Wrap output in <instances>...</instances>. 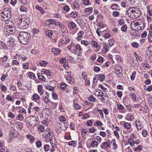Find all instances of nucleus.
Listing matches in <instances>:
<instances>
[{
	"label": "nucleus",
	"instance_id": "nucleus-1",
	"mask_svg": "<svg viewBox=\"0 0 152 152\" xmlns=\"http://www.w3.org/2000/svg\"><path fill=\"white\" fill-rule=\"evenodd\" d=\"M127 14L131 18L134 19L139 17L141 14V12L138 8L132 7L128 10Z\"/></svg>",
	"mask_w": 152,
	"mask_h": 152
},
{
	"label": "nucleus",
	"instance_id": "nucleus-2",
	"mask_svg": "<svg viewBox=\"0 0 152 152\" xmlns=\"http://www.w3.org/2000/svg\"><path fill=\"white\" fill-rule=\"evenodd\" d=\"M30 37L29 34L24 31L20 32L18 36L19 41L24 45L27 44Z\"/></svg>",
	"mask_w": 152,
	"mask_h": 152
},
{
	"label": "nucleus",
	"instance_id": "nucleus-3",
	"mask_svg": "<svg viewBox=\"0 0 152 152\" xmlns=\"http://www.w3.org/2000/svg\"><path fill=\"white\" fill-rule=\"evenodd\" d=\"M2 14L3 15L2 16L4 18H5L6 20L10 19L11 17V13L9 10H4V11L2 12Z\"/></svg>",
	"mask_w": 152,
	"mask_h": 152
},
{
	"label": "nucleus",
	"instance_id": "nucleus-4",
	"mask_svg": "<svg viewBox=\"0 0 152 152\" xmlns=\"http://www.w3.org/2000/svg\"><path fill=\"white\" fill-rule=\"evenodd\" d=\"M38 118L36 117H31L30 119V121L29 122L30 125L32 126H34L37 124V123L38 121Z\"/></svg>",
	"mask_w": 152,
	"mask_h": 152
},
{
	"label": "nucleus",
	"instance_id": "nucleus-5",
	"mask_svg": "<svg viewBox=\"0 0 152 152\" xmlns=\"http://www.w3.org/2000/svg\"><path fill=\"white\" fill-rule=\"evenodd\" d=\"M82 50V48L80 45L79 44H77L75 45H74V48L72 50V52L76 55L77 51L80 52Z\"/></svg>",
	"mask_w": 152,
	"mask_h": 152
},
{
	"label": "nucleus",
	"instance_id": "nucleus-6",
	"mask_svg": "<svg viewBox=\"0 0 152 152\" xmlns=\"http://www.w3.org/2000/svg\"><path fill=\"white\" fill-rule=\"evenodd\" d=\"M84 34L83 31H80L77 34V36L75 38L76 40L78 42L81 40L83 38V35Z\"/></svg>",
	"mask_w": 152,
	"mask_h": 152
},
{
	"label": "nucleus",
	"instance_id": "nucleus-7",
	"mask_svg": "<svg viewBox=\"0 0 152 152\" xmlns=\"http://www.w3.org/2000/svg\"><path fill=\"white\" fill-rule=\"evenodd\" d=\"M53 134L51 135V136L49 137V139L50 142L52 147L53 148H55L56 147V144L55 143V140L54 138V137L53 135Z\"/></svg>",
	"mask_w": 152,
	"mask_h": 152
},
{
	"label": "nucleus",
	"instance_id": "nucleus-8",
	"mask_svg": "<svg viewBox=\"0 0 152 152\" xmlns=\"http://www.w3.org/2000/svg\"><path fill=\"white\" fill-rule=\"evenodd\" d=\"M110 146V144L109 142H104L100 145V147L103 149H108Z\"/></svg>",
	"mask_w": 152,
	"mask_h": 152
},
{
	"label": "nucleus",
	"instance_id": "nucleus-9",
	"mask_svg": "<svg viewBox=\"0 0 152 152\" xmlns=\"http://www.w3.org/2000/svg\"><path fill=\"white\" fill-rule=\"evenodd\" d=\"M60 128L63 130H65L67 127L66 124L64 122H62L60 124Z\"/></svg>",
	"mask_w": 152,
	"mask_h": 152
},
{
	"label": "nucleus",
	"instance_id": "nucleus-10",
	"mask_svg": "<svg viewBox=\"0 0 152 152\" xmlns=\"http://www.w3.org/2000/svg\"><path fill=\"white\" fill-rule=\"evenodd\" d=\"M7 32L10 34H12L13 31V27L10 26H7L6 28Z\"/></svg>",
	"mask_w": 152,
	"mask_h": 152
},
{
	"label": "nucleus",
	"instance_id": "nucleus-11",
	"mask_svg": "<svg viewBox=\"0 0 152 152\" xmlns=\"http://www.w3.org/2000/svg\"><path fill=\"white\" fill-rule=\"evenodd\" d=\"M42 86L41 85H39L38 86V92L41 95H42L44 93V91L42 89Z\"/></svg>",
	"mask_w": 152,
	"mask_h": 152
},
{
	"label": "nucleus",
	"instance_id": "nucleus-12",
	"mask_svg": "<svg viewBox=\"0 0 152 152\" xmlns=\"http://www.w3.org/2000/svg\"><path fill=\"white\" fill-rule=\"evenodd\" d=\"M76 26V24L72 21L70 22L68 24V27L70 29H74Z\"/></svg>",
	"mask_w": 152,
	"mask_h": 152
},
{
	"label": "nucleus",
	"instance_id": "nucleus-13",
	"mask_svg": "<svg viewBox=\"0 0 152 152\" xmlns=\"http://www.w3.org/2000/svg\"><path fill=\"white\" fill-rule=\"evenodd\" d=\"M77 100V99H75L73 101L74 103V108L76 110H78L80 109V106L77 103H76Z\"/></svg>",
	"mask_w": 152,
	"mask_h": 152
},
{
	"label": "nucleus",
	"instance_id": "nucleus-14",
	"mask_svg": "<svg viewBox=\"0 0 152 152\" xmlns=\"http://www.w3.org/2000/svg\"><path fill=\"white\" fill-rule=\"evenodd\" d=\"M52 52L55 55L57 56L60 53V50L58 48H54L52 49Z\"/></svg>",
	"mask_w": 152,
	"mask_h": 152
},
{
	"label": "nucleus",
	"instance_id": "nucleus-15",
	"mask_svg": "<svg viewBox=\"0 0 152 152\" xmlns=\"http://www.w3.org/2000/svg\"><path fill=\"white\" fill-rule=\"evenodd\" d=\"M42 73H38V77L39 78V79L41 80V81H45V76L44 75H43Z\"/></svg>",
	"mask_w": 152,
	"mask_h": 152
},
{
	"label": "nucleus",
	"instance_id": "nucleus-16",
	"mask_svg": "<svg viewBox=\"0 0 152 152\" xmlns=\"http://www.w3.org/2000/svg\"><path fill=\"white\" fill-rule=\"evenodd\" d=\"M31 112L33 113H36L39 111V108L38 107H31Z\"/></svg>",
	"mask_w": 152,
	"mask_h": 152
},
{
	"label": "nucleus",
	"instance_id": "nucleus-17",
	"mask_svg": "<svg viewBox=\"0 0 152 152\" xmlns=\"http://www.w3.org/2000/svg\"><path fill=\"white\" fill-rule=\"evenodd\" d=\"M98 145V142H96L95 140H93L92 141L91 144V147L93 148H94L95 147H97Z\"/></svg>",
	"mask_w": 152,
	"mask_h": 152
},
{
	"label": "nucleus",
	"instance_id": "nucleus-18",
	"mask_svg": "<svg viewBox=\"0 0 152 152\" xmlns=\"http://www.w3.org/2000/svg\"><path fill=\"white\" fill-rule=\"evenodd\" d=\"M136 125L138 130H141L143 127L142 124L140 123V122L138 121L136 123Z\"/></svg>",
	"mask_w": 152,
	"mask_h": 152
},
{
	"label": "nucleus",
	"instance_id": "nucleus-19",
	"mask_svg": "<svg viewBox=\"0 0 152 152\" xmlns=\"http://www.w3.org/2000/svg\"><path fill=\"white\" fill-rule=\"evenodd\" d=\"M91 44L93 46L96 48H97L99 47V44L95 41H92L91 42Z\"/></svg>",
	"mask_w": 152,
	"mask_h": 152
},
{
	"label": "nucleus",
	"instance_id": "nucleus-20",
	"mask_svg": "<svg viewBox=\"0 0 152 152\" xmlns=\"http://www.w3.org/2000/svg\"><path fill=\"white\" fill-rule=\"evenodd\" d=\"M42 73L44 74H46L47 76H50V71L46 69H42L41 71Z\"/></svg>",
	"mask_w": 152,
	"mask_h": 152
},
{
	"label": "nucleus",
	"instance_id": "nucleus-21",
	"mask_svg": "<svg viewBox=\"0 0 152 152\" xmlns=\"http://www.w3.org/2000/svg\"><path fill=\"white\" fill-rule=\"evenodd\" d=\"M93 7H91L86 8L84 10L85 12H89V14H91L92 13L93 11Z\"/></svg>",
	"mask_w": 152,
	"mask_h": 152
},
{
	"label": "nucleus",
	"instance_id": "nucleus-22",
	"mask_svg": "<svg viewBox=\"0 0 152 152\" xmlns=\"http://www.w3.org/2000/svg\"><path fill=\"white\" fill-rule=\"evenodd\" d=\"M115 70L118 72H122V69L120 66H116L115 68Z\"/></svg>",
	"mask_w": 152,
	"mask_h": 152
},
{
	"label": "nucleus",
	"instance_id": "nucleus-23",
	"mask_svg": "<svg viewBox=\"0 0 152 152\" xmlns=\"http://www.w3.org/2000/svg\"><path fill=\"white\" fill-rule=\"evenodd\" d=\"M32 98L33 100H38L40 99V97L37 94H35L33 95Z\"/></svg>",
	"mask_w": 152,
	"mask_h": 152
},
{
	"label": "nucleus",
	"instance_id": "nucleus-24",
	"mask_svg": "<svg viewBox=\"0 0 152 152\" xmlns=\"http://www.w3.org/2000/svg\"><path fill=\"white\" fill-rule=\"evenodd\" d=\"M130 96L134 102H136L137 101L136 95L134 93H132L130 94Z\"/></svg>",
	"mask_w": 152,
	"mask_h": 152
},
{
	"label": "nucleus",
	"instance_id": "nucleus-25",
	"mask_svg": "<svg viewBox=\"0 0 152 152\" xmlns=\"http://www.w3.org/2000/svg\"><path fill=\"white\" fill-rule=\"evenodd\" d=\"M53 32L51 30H48L45 32L46 35L48 37H51L52 36Z\"/></svg>",
	"mask_w": 152,
	"mask_h": 152
},
{
	"label": "nucleus",
	"instance_id": "nucleus-26",
	"mask_svg": "<svg viewBox=\"0 0 152 152\" xmlns=\"http://www.w3.org/2000/svg\"><path fill=\"white\" fill-rule=\"evenodd\" d=\"M111 8L114 10H117L118 9V5L116 4H112L110 7Z\"/></svg>",
	"mask_w": 152,
	"mask_h": 152
},
{
	"label": "nucleus",
	"instance_id": "nucleus-27",
	"mask_svg": "<svg viewBox=\"0 0 152 152\" xmlns=\"http://www.w3.org/2000/svg\"><path fill=\"white\" fill-rule=\"evenodd\" d=\"M124 127L127 129H130L131 127V125L128 123L126 122L123 124Z\"/></svg>",
	"mask_w": 152,
	"mask_h": 152
},
{
	"label": "nucleus",
	"instance_id": "nucleus-28",
	"mask_svg": "<svg viewBox=\"0 0 152 152\" xmlns=\"http://www.w3.org/2000/svg\"><path fill=\"white\" fill-rule=\"evenodd\" d=\"M47 64V62L44 61H41L39 63V64L40 65L42 66H45Z\"/></svg>",
	"mask_w": 152,
	"mask_h": 152
},
{
	"label": "nucleus",
	"instance_id": "nucleus-29",
	"mask_svg": "<svg viewBox=\"0 0 152 152\" xmlns=\"http://www.w3.org/2000/svg\"><path fill=\"white\" fill-rule=\"evenodd\" d=\"M81 44H83L85 46H87L90 44V43L89 42L86 40H82L81 42Z\"/></svg>",
	"mask_w": 152,
	"mask_h": 152
},
{
	"label": "nucleus",
	"instance_id": "nucleus-30",
	"mask_svg": "<svg viewBox=\"0 0 152 152\" xmlns=\"http://www.w3.org/2000/svg\"><path fill=\"white\" fill-rule=\"evenodd\" d=\"M66 42L64 41V39H60L59 40L58 45L61 47L62 46V45L65 44Z\"/></svg>",
	"mask_w": 152,
	"mask_h": 152
},
{
	"label": "nucleus",
	"instance_id": "nucleus-31",
	"mask_svg": "<svg viewBox=\"0 0 152 152\" xmlns=\"http://www.w3.org/2000/svg\"><path fill=\"white\" fill-rule=\"evenodd\" d=\"M99 80L101 81H103L105 78V75H104L99 74Z\"/></svg>",
	"mask_w": 152,
	"mask_h": 152
},
{
	"label": "nucleus",
	"instance_id": "nucleus-32",
	"mask_svg": "<svg viewBox=\"0 0 152 152\" xmlns=\"http://www.w3.org/2000/svg\"><path fill=\"white\" fill-rule=\"evenodd\" d=\"M89 100L93 102H94L96 101V99L94 98L92 95L90 96L88 98Z\"/></svg>",
	"mask_w": 152,
	"mask_h": 152
},
{
	"label": "nucleus",
	"instance_id": "nucleus-33",
	"mask_svg": "<svg viewBox=\"0 0 152 152\" xmlns=\"http://www.w3.org/2000/svg\"><path fill=\"white\" fill-rule=\"evenodd\" d=\"M102 122L99 121H97L94 124L95 126H100L102 125Z\"/></svg>",
	"mask_w": 152,
	"mask_h": 152
},
{
	"label": "nucleus",
	"instance_id": "nucleus-34",
	"mask_svg": "<svg viewBox=\"0 0 152 152\" xmlns=\"http://www.w3.org/2000/svg\"><path fill=\"white\" fill-rule=\"evenodd\" d=\"M20 10L22 12H26L27 10V9L23 6H21L20 8Z\"/></svg>",
	"mask_w": 152,
	"mask_h": 152
},
{
	"label": "nucleus",
	"instance_id": "nucleus-35",
	"mask_svg": "<svg viewBox=\"0 0 152 152\" xmlns=\"http://www.w3.org/2000/svg\"><path fill=\"white\" fill-rule=\"evenodd\" d=\"M38 129L39 131L41 132H43L45 130L44 127L41 125H40L38 126Z\"/></svg>",
	"mask_w": 152,
	"mask_h": 152
},
{
	"label": "nucleus",
	"instance_id": "nucleus-36",
	"mask_svg": "<svg viewBox=\"0 0 152 152\" xmlns=\"http://www.w3.org/2000/svg\"><path fill=\"white\" fill-rule=\"evenodd\" d=\"M136 74V72L135 71H134L132 73V75L131 76V79L132 81L133 80L135 77V75Z\"/></svg>",
	"mask_w": 152,
	"mask_h": 152
},
{
	"label": "nucleus",
	"instance_id": "nucleus-37",
	"mask_svg": "<svg viewBox=\"0 0 152 152\" xmlns=\"http://www.w3.org/2000/svg\"><path fill=\"white\" fill-rule=\"evenodd\" d=\"M145 23L144 21H141L140 23V25H139V27H140V29H143L145 26Z\"/></svg>",
	"mask_w": 152,
	"mask_h": 152
},
{
	"label": "nucleus",
	"instance_id": "nucleus-38",
	"mask_svg": "<svg viewBox=\"0 0 152 152\" xmlns=\"http://www.w3.org/2000/svg\"><path fill=\"white\" fill-rule=\"evenodd\" d=\"M127 26L126 25H124L121 27V30L122 31L125 32L127 31Z\"/></svg>",
	"mask_w": 152,
	"mask_h": 152
},
{
	"label": "nucleus",
	"instance_id": "nucleus-39",
	"mask_svg": "<svg viewBox=\"0 0 152 152\" xmlns=\"http://www.w3.org/2000/svg\"><path fill=\"white\" fill-rule=\"evenodd\" d=\"M36 8L41 12L42 14H43L44 13V11L43 10V9L40 7L39 6H36Z\"/></svg>",
	"mask_w": 152,
	"mask_h": 152
},
{
	"label": "nucleus",
	"instance_id": "nucleus-40",
	"mask_svg": "<svg viewBox=\"0 0 152 152\" xmlns=\"http://www.w3.org/2000/svg\"><path fill=\"white\" fill-rule=\"evenodd\" d=\"M48 131H46L45 132V134L46 135V136L47 137H50L51 136V134L49 132V130H50V129H48Z\"/></svg>",
	"mask_w": 152,
	"mask_h": 152
},
{
	"label": "nucleus",
	"instance_id": "nucleus-41",
	"mask_svg": "<svg viewBox=\"0 0 152 152\" xmlns=\"http://www.w3.org/2000/svg\"><path fill=\"white\" fill-rule=\"evenodd\" d=\"M60 27L61 28L62 32H64L66 31V28L63 24Z\"/></svg>",
	"mask_w": 152,
	"mask_h": 152
},
{
	"label": "nucleus",
	"instance_id": "nucleus-42",
	"mask_svg": "<svg viewBox=\"0 0 152 152\" xmlns=\"http://www.w3.org/2000/svg\"><path fill=\"white\" fill-rule=\"evenodd\" d=\"M117 107L118 109L120 110H122L124 108V106L121 104L117 105Z\"/></svg>",
	"mask_w": 152,
	"mask_h": 152
},
{
	"label": "nucleus",
	"instance_id": "nucleus-43",
	"mask_svg": "<svg viewBox=\"0 0 152 152\" xmlns=\"http://www.w3.org/2000/svg\"><path fill=\"white\" fill-rule=\"evenodd\" d=\"M50 148V147L48 145H44V149L45 151H48Z\"/></svg>",
	"mask_w": 152,
	"mask_h": 152
},
{
	"label": "nucleus",
	"instance_id": "nucleus-44",
	"mask_svg": "<svg viewBox=\"0 0 152 152\" xmlns=\"http://www.w3.org/2000/svg\"><path fill=\"white\" fill-rule=\"evenodd\" d=\"M1 89L2 91L4 92L7 90V88L3 85H1Z\"/></svg>",
	"mask_w": 152,
	"mask_h": 152
},
{
	"label": "nucleus",
	"instance_id": "nucleus-45",
	"mask_svg": "<svg viewBox=\"0 0 152 152\" xmlns=\"http://www.w3.org/2000/svg\"><path fill=\"white\" fill-rule=\"evenodd\" d=\"M43 99L45 103H48L49 102H51L49 99L46 96L44 97Z\"/></svg>",
	"mask_w": 152,
	"mask_h": 152
},
{
	"label": "nucleus",
	"instance_id": "nucleus-46",
	"mask_svg": "<svg viewBox=\"0 0 152 152\" xmlns=\"http://www.w3.org/2000/svg\"><path fill=\"white\" fill-rule=\"evenodd\" d=\"M102 94H103V93L100 90H99V91H96L95 93L96 95H97V96H100Z\"/></svg>",
	"mask_w": 152,
	"mask_h": 152
},
{
	"label": "nucleus",
	"instance_id": "nucleus-47",
	"mask_svg": "<svg viewBox=\"0 0 152 152\" xmlns=\"http://www.w3.org/2000/svg\"><path fill=\"white\" fill-rule=\"evenodd\" d=\"M132 141L133 144H138L140 142V140L139 139H137L136 140H132Z\"/></svg>",
	"mask_w": 152,
	"mask_h": 152
},
{
	"label": "nucleus",
	"instance_id": "nucleus-48",
	"mask_svg": "<svg viewBox=\"0 0 152 152\" xmlns=\"http://www.w3.org/2000/svg\"><path fill=\"white\" fill-rule=\"evenodd\" d=\"M132 47L137 48L139 46L138 43L136 42H133L132 43Z\"/></svg>",
	"mask_w": 152,
	"mask_h": 152
},
{
	"label": "nucleus",
	"instance_id": "nucleus-49",
	"mask_svg": "<svg viewBox=\"0 0 152 152\" xmlns=\"http://www.w3.org/2000/svg\"><path fill=\"white\" fill-rule=\"evenodd\" d=\"M133 65L134 66L138 67L139 65V64L137 61H133L132 62Z\"/></svg>",
	"mask_w": 152,
	"mask_h": 152
},
{
	"label": "nucleus",
	"instance_id": "nucleus-50",
	"mask_svg": "<svg viewBox=\"0 0 152 152\" xmlns=\"http://www.w3.org/2000/svg\"><path fill=\"white\" fill-rule=\"evenodd\" d=\"M23 118V115L22 114H20L18 115L17 119L20 121H21Z\"/></svg>",
	"mask_w": 152,
	"mask_h": 152
},
{
	"label": "nucleus",
	"instance_id": "nucleus-51",
	"mask_svg": "<svg viewBox=\"0 0 152 152\" xmlns=\"http://www.w3.org/2000/svg\"><path fill=\"white\" fill-rule=\"evenodd\" d=\"M29 77L33 79H34L36 78L34 74L31 72H30Z\"/></svg>",
	"mask_w": 152,
	"mask_h": 152
},
{
	"label": "nucleus",
	"instance_id": "nucleus-52",
	"mask_svg": "<svg viewBox=\"0 0 152 152\" xmlns=\"http://www.w3.org/2000/svg\"><path fill=\"white\" fill-rule=\"evenodd\" d=\"M82 75L83 78L84 80L86 81L87 80V74L86 72H83L82 73Z\"/></svg>",
	"mask_w": 152,
	"mask_h": 152
},
{
	"label": "nucleus",
	"instance_id": "nucleus-53",
	"mask_svg": "<svg viewBox=\"0 0 152 152\" xmlns=\"http://www.w3.org/2000/svg\"><path fill=\"white\" fill-rule=\"evenodd\" d=\"M66 85L65 83H62L60 85V88L62 89H64L66 87Z\"/></svg>",
	"mask_w": 152,
	"mask_h": 152
},
{
	"label": "nucleus",
	"instance_id": "nucleus-54",
	"mask_svg": "<svg viewBox=\"0 0 152 152\" xmlns=\"http://www.w3.org/2000/svg\"><path fill=\"white\" fill-rule=\"evenodd\" d=\"M36 144L37 147L39 148L42 145V142L40 141H38L36 142Z\"/></svg>",
	"mask_w": 152,
	"mask_h": 152
},
{
	"label": "nucleus",
	"instance_id": "nucleus-55",
	"mask_svg": "<svg viewBox=\"0 0 152 152\" xmlns=\"http://www.w3.org/2000/svg\"><path fill=\"white\" fill-rule=\"evenodd\" d=\"M23 67L24 69H28V63H26L23 65Z\"/></svg>",
	"mask_w": 152,
	"mask_h": 152
},
{
	"label": "nucleus",
	"instance_id": "nucleus-56",
	"mask_svg": "<svg viewBox=\"0 0 152 152\" xmlns=\"http://www.w3.org/2000/svg\"><path fill=\"white\" fill-rule=\"evenodd\" d=\"M74 6L76 8L79 9L80 8V5L78 4V3L77 1L74 3Z\"/></svg>",
	"mask_w": 152,
	"mask_h": 152
},
{
	"label": "nucleus",
	"instance_id": "nucleus-57",
	"mask_svg": "<svg viewBox=\"0 0 152 152\" xmlns=\"http://www.w3.org/2000/svg\"><path fill=\"white\" fill-rule=\"evenodd\" d=\"M77 15V13L76 12H72L70 14V16L72 17V18H75L76 17Z\"/></svg>",
	"mask_w": 152,
	"mask_h": 152
},
{
	"label": "nucleus",
	"instance_id": "nucleus-58",
	"mask_svg": "<svg viewBox=\"0 0 152 152\" xmlns=\"http://www.w3.org/2000/svg\"><path fill=\"white\" fill-rule=\"evenodd\" d=\"M84 1L83 3L85 5H88L90 4V1L89 0H83Z\"/></svg>",
	"mask_w": 152,
	"mask_h": 152
},
{
	"label": "nucleus",
	"instance_id": "nucleus-59",
	"mask_svg": "<svg viewBox=\"0 0 152 152\" xmlns=\"http://www.w3.org/2000/svg\"><path fill=\"white\" fill-rule=\"evenodd\" d=\"M74 44H70L67 47V48L69 50H71V49L72 48H74Z\"/></svg>",
	"mask_w": 152,
	"mask_h": 152
},
{
	"label": "nucleus",
	"instance_id": "nucleus-60",
	"mask_svg": "<svg viewBox=\"0 0 152 152\" xmlns=\"http://www.w3.org/2000/svg\"><path fill=\"white\" fill-rule=\"evenodd\" d=\"M65 77L66 78V80L68 81L70 79V78H72V77L71 76V75L70 74H68V75H65Z\"/></svg>",
	"mask_w": 152,
	"mask_h": 152
},
{
	"label": "nucleus",
	"instance_id": "nucleus-61",
	"mask_svg": "<svg viewBox=\"0 0 152 152\" xmlns=\"http://www.w3.org/2000/svg\"><path fill=\"white\" fill-rule=\"evenodd\" d=\"M142 134L144 137H146L148 135V132L145 130H143L142 132Z\"/></svg>",
	"mask_w": 152,
	"mask_h": 152
},
{
	"label": "nucleus",
	"instance_id": "nucleus-62",
	"mask_svg": "<svg viewBox=\"0 0 152 152\" xmlns=\"http://www.w3.org/2000/svg\"><path fill=\"white\" fill-rule=\"evenodd\" d=\"M148 15H147L148 18L149 17L150 18H152V13L151 10H148Z\"/></svg>",
	"mask_w": 152,
	"mask_h": 152
},
{
	"label": "nucleus",
	"instance_id": "nucleus-63",
	"mask_svg": "<svg viewBox=\"0 0 152 152\" xmlns=\"http://www.w3.org/2000/svg\"><path fill=\"white\" fill-rule=\"evenodd\" d=\"M122 72L116 73V75L119 78H121L123 77V75Z\"/></svg>",
	"mask_w": 152,
	"mask_h": 152
},
{
	"label": "nucleus",
	"instance_id": "nucleus-64",
	"mask_svg": "<svg viewBox=\"0 0 152 152\" xmlns=\"http://www.w3.org/2000/svg\"><path fill=\"white\" fill-rule=\"evenodd\" d=\"M94 70L96 72H98L100 71V69L98 66H95L94 68Z\"/></svg>",
	"mask_w": 152,
	"mask_h": 152
}]
</instances>
